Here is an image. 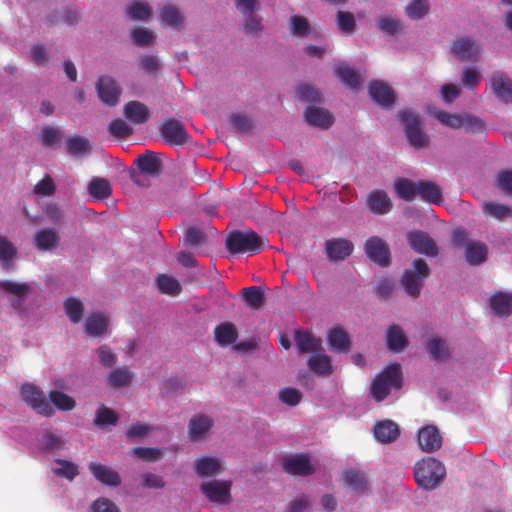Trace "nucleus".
Returning <instances> with one entry per match:
<instances>
[{
	"instance_id": "nucleus-1",
	"label": "nucleus",
	"mask_w": 512,
	"mask_h": 512,
	"mask_svg": "<svg viewBox=\"0 0 512 512\" xmlns=\"http://www.w3.org/2000/svg\"><path fill=\"white\" fill-rule=\"evenodd\" d=\"M401 387V366L398 363H390L374 378L370 393L375 401L381 402L389 396L391 389L398 390Z\"/></svg>"
},
{
	"instance_id": "nucleus-2",
	"label": "nucleus",
	"mask_w": 512,
	"mask_h": 512,
	"mask_svg": "<svg viewBox=\"0 0 512 512\" xmlns=\"http://www.w3.org/2000/svg\"><path fill=\"white\" fill-rule=\"evenodd\" d=\"M445 476L444 465L435 458L428 457L417 462L414 467V478L418 486L432 490Z\"/></svg>"
},
{
	"instance_id": "nucleus-3",
	"label": "nucleus",
	"mask_w": 512,
	"mask_h": 512,
	"mask_svg": "<svg viewBox=\"0 0 512 512\" xmlns=\"http://www.w3.org/2000/svg\"><path fill=\"white\" fill-rule=\"evenodd\" d=\"M264 247V241L253 230L233 231L226 239V248L232 254L249 253L254 255L259 253Z\"/></svg>"
},
{
	"instance_id": "nucleus-4",
	"label": "nucleus",
	"mask_w": 512,
	"mask_h": 512,
	"mask_svg": "<svg viewBox=\"0 0 512 512\" xmlns=\"http://www.w3.org/2000/svg\"><path fill=\"white\" fill-rule=\"evenodd\" d=\"M430 268L422 258H416L411 268L406 269L401 276V285L407 295L418 298L421 294L423 282L429 277Z\"/></svg>"
},
{
	"instance_id": "nucleus-5",
	"label": "nucleus",
	"mask_w": 512,
	"mask_h": 512,
	"mask_svg": "<svg viewBox=\"0 0 512 512\" xmlns=\"http://www.w3.org/2000/svg\"><path fill=\"white\" fill-rule=\"evenodd\" d=\"M452 243L457 248L465 244V259L470 265H480L487 259V245L480 241H467V232L463 228L453 231Z\"/></svg>"
},
{
	"instance_id": "nucleus-6",
	"label": "nucleus",
	"mask_w": 512,
	"mask_h": 512,
	"mask_svg": "<svg viewBox=\"0 0 512 512\" xmlns=\"http://www.w3.org/2000/svg\"><path fill=\"white\" fill-rule=\"evenodd\" d=\"M399 117L409 144L415 149L427 147L429 137L421 128L419 115L411 110H403L399 112Z\"/></svg>"
},
{
	"instance_id": "nucleus-7",
	"label": "nucleus",
	"mask_w": 512,
	"mask_h": 512,
	"mask_svg": "<svg viewBox=\"0 0 512 512\" xmlns=\"http://www.w3.org/2000/svg\"><path fill=\"white\" fill-rule=\"evenodd\" d=\"M134 164L138 167L140 173L137 172L135 169H130L129 175L132 182L138 186L143 185L140 180V174L156 177L160 174L162 170V163L158 157V154L150 150H147L145 153L140 154L134 160Z\"/></svg>"
},
{
	"instance_id": "nucleus-8",
	"label": "nucleus",
	"mask_w": 512,
	"mask_h": 512,
	"mask_svg": "<svg viewBox=\"0 0 512 512\" xmlns=\"http://www.w3.org/2000/svg\"><path fill=\"white\" fill-rule=\"evenodd\" d=\"M22 400L34 409L38 414L50 417L54 414V409L44 398L43 392L39 387L32 383H24L20 388Z\"/></svg>"
},
{
	"instance_id": "nucleus-9",
	"label": "nucleus",
	"mask_w": 512,
	"mask_h": 512,
	"mask_svg": "<svg viewBox=\"0 0 512 512\" xmlns=\"http://www.w3.org/2000/svg\"><path fill=\"white\" fill-rule=\"evenodd\" d=\"M160 133L164 141L171 146H183L190 140L183 123L175 118L165 119L160 126Z\"/></svg>"
},
{
	"instance_id": "nucleus-10",
	"label": "nucleus",
	"mask_w": 512,
	"mask_h": 512,
	"mask_svg": "<svg viewBox=\"0 0 512 512\" xmlns=\"http://www.w3.org/2000/svg\"><path fill=\"white\" fill-rule=\"evenodd\" d=\"M231 485L230 481L212 480L203 482L200 485V489L209 501L217 504H226L231 501Z\"/></svg>"
},
{
	"instance_id": "nucleus-11",
	"label": "nucleus",
	"mask_w": 512,
	"mask_h": 512,
	"mask_svg": "<svg viewBox=\"0 0 512 512\" xmlns=\"http://www.w3.org/2000/svg\"><path fill=\"white\" fill-rule=\"evenodd\" d=\"M407 242L412 250L430 257L438 255L439 250L435 241L427 232L422 230L410 231L406 235Z\"/></svg>"
},
{
	"instance_id": "nucleus-12",
	"label": "nucleus",
	"mask_w": 512,
	"mask_h": 512,
	"mask_svg": "<svg viewBox=\"0 0 512 512\" xmlns=\"http://www.w3.org/2000/svg\"><path fill=\"white\" fill-rule=\"evenodd\" d=\"M365 252L367 256L382 267L390 264V249L388 244L377 236L366 240Z\"/></svg>"
},
{
	"instance_id": "nucleus-13",
	"label": "nucleus",
	"mask_w": 512,
	"mask_h": 512,
	"mask_svg": "<svg viewBox=\"0 0 512 512\" xmlns=\"http://www.w3.org/2000/svg\"><path fill=\"white\" fill-rule=\"evenodd\" d=\"M96 89L99 98L105 104L115 106L118 103L121 88L112 77L101 76L96 83Z\"/></svg>"
},
{
	"instance_id": "nucleus-14",
	"label": "nucleus",
	"mask_w": 512,
	"mask_h": 512,
	"mask_svg": "<svg viewBox=\"0 0 512 512\" xmlns=\"http://www.w3.org/2000/svg\"><path fill=\"white\" fill-rule=\"evenodd\" d=\"M451 52L461 61H472L479 57L480 48L472 38L461 37L452 43Z\"/></svg>"
},
{
	"instance_id": "nucleus-15",
	"label": "nucleus",
	"mask_w": 512,
	"mask_h": 512,
	"mask_svg": "<svg viewBox=\"0 0 512 512\" xmlns=\"http://www.w3.org/2000/svg\"><path fill=\"white\" fill-rule=\"evenodd\" d=\"M325 253L330 261L344 260L354 249L351 241L344 238H332L325 241Z\"/></svg>"
},
{
	"instance_id": "nucleus-16",
	"label": "nucleus",
	"mask_w": 512,
	"mask_h": 512,
	"mask_svg": "<svg viewBox=\"0 0 512 512\" xmlns=\"http://www.w3.org/2000/svg\"><path fill=\"white\" fill-rule=\"evenodd\" d=\"M491 88L497 99L512 103V80L503 72H495L491 77Z\"/></svg>"
},
{
	"instance_id": "nucleus-17",
	"label": "nucleus",
	"mask_w": 512,
	"mask_h": 512,
	"mask_svg": "<svg viewBox=\"0 0 512 512\" xmlns=\"http://www.w3.org/2000/svg\"><path fill=\"white\" fill-rule=\"evenodd\" d=\"M418 444L422 451L431 453L441 448L442 437L436 427L428 425L419 430Z\"/></svg>"
},
{
	"instance_id": "nucleus-18",
	"label": "nucleus",
	"mask_w": 512,
	"mask_h": 512,
	"mask_svg": "<svg viewBox=\"0 0 512 512\" xmlns=\"http://www.w3.org/2000/svg\"><path fill=\"white\" fill-rule=\"evenodd\" d=\"M304 118L309 125L323 130L330 128L334 123V117L328 110L316 106H308Z\"/></svg>"
},
{
	"instance_id": "nucleus-19",
	"label": "nucleus",
	"mask_w": 512,
	"mask_h": 512,
	"mask_svg": "<svg viewBox=\"0 0 512 512\" xmlns=\"http://www.w3.org/2000/svg\"><path fill=\"white\" fill-rule=\"evenodd\" d=\"M283 468L290 475L307 476L314 472L309 457L304 454L292 455L285 458Z\"/></svg>"
},
{
	"instance_id": "nucleus-20",
	"label": "nucleus",
	"mask_w": 512,
	"mask_h": 512,
	"mask_svg": "<svg viewBox=\"0 0 512 512\" xmlns=\"http://www.w3.org/2000/svg\"><path fill=\"white\" fill-rule=\"evenodd\" d=\"M369 94L373 101L383 107H391L395 102V95L384 82L373 80L369 84Z\"/></svg>"
},
{
	"instance_id": "nucleus-21",
	"label": "nucleus",
	"mask_w": 512,
	"mask_h": 512,
	"mask_svg": "<svg viewBox=\"0 0 512 512\" xmlns=\"http://www.w3.org/2000/svg\"><path fill=\"white\" fill-rule=\"evenodd\" d=\"M367 205L371 212L378 215L389 213L393 208V203L384 190L376 189L369 193Z\"/></svg>"
},
{
	"instance_id": "nucleus-22",
	"label": "nucleus",
	"mask_w": 512,
	"mask_h": 512,
	"mask_svg": "<svg viewBox=\"0 0 512 512\" xmlns=\"http://www.w3.org/2000/svg\"><path fill=\"white\" fill-rule=\"evenodd\" d=\"M0 290L7 295H13L16 298L13 299V307L19 308L28 293L30 292V285L28 283H17L10 280L0 281Z\"/></svg>"
},
{
	"instance_id": "nucleus-23",
	"label": "nucleus",
	"mask_w": 512,
	"mask_h": 512,
	"mask_svg": "<svg viewBox=\"0 0 512 512\" xmlns=\"http://www.w3.org/2000/svg\"><path fill=\"white\" fill-rule=\"evenodd\" d=\"M89 470L95 479L102 484L108 486H118L121 483V478L118 472L108 466L91 462L89 464Z\"/></svg>"
},
{
	"instance_id": "nucleus-24",
	"label": "nucleus",
	"mask_w": 512,
	"mask_h": 512,
	"mask_svg": "<svg viewBox=\"0 0 512 512\" xmlns=\"http://www.w3.org/2000/svg\"><path fill=\"white\" fill-rule=\"evenodd\" d=\"M327 341L331 349L337 353H347L351 348L349 334L340 327H334L329 330Z\"/></svg>"
},
{
	"instance_id": "nucleus-25",
	"label": "nucleus",
	"mask_w": 512,
	"mask_h": 512,
	"mask_svg": "<svg viewBox=\"0 0 512 512\" xmlns=\"http://www.w3.org/2000/svg\"><path fill=\"white\" fill-rule=\"evenodd\" d=\"M375 438L381 443H391L395 441L399 435V426L392 420H383L378 422L373 429Z\"/></svg>"
},
{
	"instance_id": "nucleus-26",
	"label": "nucleus",
	"mask_w": 512,
	"mask_h": 512,
	"mask_svg": "<svg viewBox=\"0 0 512 512\" xmlns=\"http://www.w3.org/2000/svg\"><path fill=\"white\" fill-rule=\"evenodd\" d=\"M417 195L427 203L440 205L443 202L442 189L432 181H418Z\"/></svg>"
},
{
	"instance_id": "nucleus-27",
	"label": "nucleus",
	"mask_w": 512,
	"mask_h": 512,
	"mask_svg": "<svg viewBox=\"0 0 512 512\" xmlns=\"http://www.w3.org/2000/svg\"><path fill=\"white\" fill-rule=\"evenodd\" d=\"M123 114L133 124H143L150 117L148 107L139 101H130L124 105Z\"/></svg>"
},
{
	"instance_id": "nucleus-28",
	"label": "nucleus",
	"mask_w": 512,
	"mask_h": 512,
	"mask_svg": "<svg viewBox=\"0 0 512 512\" xmlns=\"http://www.w3.org/2000/svg\"><path fill=\"white\" fill-rule=\"evenodd\" d=\"M18 254L16 246L7 236L0 234V264L5 271L14 269V260Z\"/></svg>"
},
{
	"instance_id": "nucleus-29",
	"label": "nucleus",
	"mask_w": 512,
	"mask_h": 512,
	"mask_svg": "<svg viewBox=\"0 0 512 512\" xmlns=\"http://www.w3.org/2000/svg\"><path fill=\"white\" fill-rule=\"evenodd\" d=\"M386 342L388 349L395 353L403 351L409 343L404 331L397 324H393L387 329Z\"/></svg>"
},
{
	"instance_id": "nucleus-30",
	"label": "nucleus",
	"mask_w": 512,
	"mask_h": 512,
	"mask_svg": "<svg viewBox=\"0 0 512 512\" xmlns=\"http://www.w3.org/2000/svg\"><path fill=\"white\" fill-rule=\"evenodd\" d=\"M195 473L200 477H211L221 473L224 468L219 459L202 457L194 462Z\"/></svg>"
},
{
	"instance_id": "nucleus-31",
	"label": "nucleus",
	"mask_w": 512,
	"mask_h": 512,
	"mask_svg": "<svg viewBox=\"0 0 512 512\" xmlns=\"http://www.w3.org/2000/svg\"><path fill=\"white\" fill-rule=\"evenodd\" d=\"M59 241V234L51 228L41 229L34 236L35 247L40 251L56 249Z\"/></svg>"
},
{
	"instance_id": "nucleus-32",
	"label": "nucleus",
	"mask_w": 512,
	"mask_h": 512,
	"mask_svg": "<svg viewBox=\"0 0 512 512\" xmlns=\"http://www.w3.org/2000/svg\"><path fill=\"white\" fill-rule=\"evenodd\" d=\"M490 308L499 317H508L512 313V295L497 292L490 298Z\"/></svg>"
},
{
	"instance_id": "nucleus-33",
	"label": "nucleus",
	"mask_w": 512,
	"mask_h": 512,
	"mask_svg": "<svg viewBox=\"0 0 512 512\" xmlns=\"http://www.w3.org/2000/svg\"><path fill=\"white\" fill-rule=\"evenodd\" d=\"M213 426L211 417L205 414H197L190 419L189 436L192 440H197L204 436Z\"/></svg>"
},
{
	"instance_id": "nucleus-34",
	"label": "nucleus",
	"mask_w": 512,
	"mask_h": 512,
	"mask_svg": "<svg viewBox=\"0 0 512 512\" xmlns=\"http://www.w3.org/2000/svg\"><path fill=\"white\" fill-rule=\"evenodd\" d=\"M214 335L216 342L220 346L226 347L233 344L237 340L238 331L232 322L226 321L215 327Z\"/></svg>"
},
{
	"instance_id": "nucleus-35",
	"label": "nucleus",
	"mask_w": 512,
	"mask_h": 512,
	"mask_svg": "<svg viewBox=\"0 0 512 512\" xmlns=\"http://www.w3.org/2000/svg\"><path fill=\"white\" fill-rule=\"evenodd\" d=\"M334 72L335 75L350 89H358L361 84L360 74L346 63L337 65Z\"/></svg>"
},
{
	"instance_id": "nucleus-36",
	"label": "nucleus",
	"mask_w": 512,
	"mask_h": 512,
	"mask_svg": "<svg viewBox=\"0 0 512 512\" xmlns=\"http://www.w3.org/2000/svg\"><path fill=\"white\" fill-rule=\"evenodd\" d=\"M160 18L165 26L176 29H181L185 21V17L179 8L172 4L163 6L160 11Z\"/></svg>"
},
{
	"instance_id": "nucleus-37",
	"label": "nucleus",
	"mask_w": 512,
	"mask_h": 512,
	"mask_svg": "<svg viewBox=\"0 0 512 512\" xmlns=\"http://www.w3.org/2000/svg\"><path fill=\"white\" fill-rule=\"evenodd\" d=\"M309 369L321 376H330L333 373L331 359L325 354H316L308 360Z\"/></svg>"
},
{
	"instance_id": "nucleus-38",
	"label": "nucleus",
	"mask_w": 512,
	"mask_h": 512,
	"mask_svg": "<svg viewBox=\"0 0 512 512\" xmlns=\"http://www.w3.org/2000/svg\"><path fill=\"white\" fill-rule=\"evenodd\" d=\"M394 190L399 198L411 202L417 195L418 182L414 183L407 178H398L394 182Z\"/></svg>"
},
{
	"instance_id": "nucleus-39",
	"label": "nucleus",
	"mask_w": 512,
	"mask_h": 512,
	"mask_svg": "<svg viewBox=\"0 0 512 512\" xmlns=\"http://www.w3.org/2000/svg\"><path fill=\"white\" fill-rule=\"evenodd\" d=\"M89 194L96 200H103L111 196L110 182L101 177H93L88 185Z\"/></svg>"
},
{
	"instance_id": "nucleus-40",
	"label": "nucleus",
	"mask_w": 512,
	"mask_h": 512,
	"mask_svg": "<svg viewBox=\"0 0 512 512\" xmlns=\"http://www.w3.org/2000/svg\"><path fill=\"white\" fill-rule=\"evenodd\" d=\"M156 285L161 293L169 296H178L182 292L179 281L170 275L159 274L156 277Z\"/></svg>"
},
{
	"instance_id": "nucleus-41",
	"label": "nucleus",
	"mask_w": 512,
	"mask_h": 512,
	"mask_svg": "<svg viewBox=\"0 0 512 512\" xmlns=\"http://www.w3.org/2000/svg\"><path fill=\"white\" fill-rule=\"evenodd\" d=\"M245 303L252 309H260L265 302L264 290L260 286H250L241 290Z\"/></svg>"
},
{
	"instance_id": "nucleus-42",
	"label": "nucleus",
	"mask_w": 512,
	"mask_h": 512,
	"mask_svg": "<svg viewBox=\"0 0 512 512\" xmlns=\"http://www.w3.org/2000/svg\"><path fill=\"white\" fill-rule=\"evenodd\" d=\"M295 342L300 353L315 352L321 347L319 339L303 331H296Z\"/></svg>"
},
{
	"instance_id": "nucleus-43",
	"label": "nucleus",
	"mask_w": 512,
	"mask_h": 512,
	"mask_svg": "<svg viewBox=\"0 0 512 512\" xmlns=\"http://www.w3.org/2000/svg\"><path fill=\"white\" fill-rule=\"evenodd\" d=\"M134 374L127 367H117L110 372L108 376V384L114 388H122L129 386L133 380Z\"/></svg>"
},
{
	"instance_id": "nucleus-44",
	"label": "nucleus",
	"mask_w": 512,
	"mask_h": 512,
	"mask_svg": "<svg viewBox=\"0 0 512 512\" xmlns=\"http://www.w3.org/2000/svg\"><path fill=\"white\" fill-rule=\"evenodd\" d=\"M107 326L108 319L106 316L93 313L86 320L85 330L91 336H100L106 331Z\"/></svg>"
},
{
	"instance_id": "nucleus-45",
	"label": "nucleus",
	"mask_w": 512,
	"mask_h": 512,
	"mask_svg": "<svg viewBox=\"0 0 512 512\" xmlns=\"http://www.w3.org/2000/svg\"><path fill=\"white\" fill-rule=\"evenodd\" d=\"M64 309L67 317L72 323L77 324L81 321L84 312V306L79 299L74 297L67 298L64 301Z\"/></svg>"
},
{
	"instance_id": "nucleus-46",
	"label": "nucleus",
	"mask_w": 512,
	"mask_h": 512,
	"mask_svg": "<svg viewBox=\"0 0 512 512\" xmlns=\"http://www.w3.org/2000/svg\"><path fill=\"white\" fill-rule=\"evenodd\" d=\"M67 152L72 156H79L91 151L88 139L82 136H73L67 140Z\"/></svg>"
},
{
	"instance_id": "nucleus-47",
	"label": "nucleus",
	"mask_w": 512,
	"mask_h": 512,
	"mask_svg": "<svg viewBox=\"0 0 512 512\" xmlns=\"http://www.w3.org/2000/svg\"><path fill=\"white\" fill-rule=\"evenodd\" d=\"M118 422V415L112 409L102 406L97 409L94 424L99 428L116 425Z\"/></svg>"
},
{
	"instance_id": "nucleus-48",
	"label": "nucleus",
	"mask_w": 512,
	"mask_h": 512,
	"mask_svg": "<svg viewBox=\"0 0 512 512\" xmlns=\"http://www.w3.org/2000/svg\"><path fill=\"white\" fill-rule=\"evenodd\" d=\"M343 480L345 485L358 492H363L367 487L366 477L360 471L349 470L345 472Z\"/></svg>"
},
{
	"instance_id": "nucleus-49",
	"label": "nucleus",
	"mask_w": 512,
	"mask_h": 512,
	"mask_svg": "<svg viewBox=\"0 0 512 512\" xmlns=\"http://www.w3.org/2000/svg\"><path fill=\"white\" fill-rule=\"evenodd\" d=\"M131 38L134 45L138 47H148L155 42V35L152 31L144 27H136L131 31Z\"/></svg>"
},
{
	"instance_id": "nucleus-50",
	"label": "nucleus",
	"mask_w": 512,
	"mask_h": 512,
	"mask_svg": "<svg viewBox=\"0 0 512 512\" xmlns=\"http://www.w3.org/2000/svg\"><path fill=\"white\" fill-rule=\"evenodd\" d=\"M49 399L61 411H70L76 405L72 397L58 390H52L49 393Z\"/></svg>"
},
{
	"instance_id": "nucleus-51",
	"label": "nucleus",
	"mask_w": 512,
	"mask_h": 512,
	"mask_svg": "<svg viewBox=\"0 0 512 512\" xmlns=\"http://www.w3.org/2000/svg\"><path fill=\"white\" fill-rule=\"evenodd\" d=\"M298 98L307 103H319L321 101V93L314 86L302 83L297 87Z\"/></svg>"
},
{
	"instance_id": "nucleus-52",
	"label": "nucleus",
	"mask_w": 512,
	"mask_h": 512,
	"mask_svg": "<svg viewBox=\"0 0 512 512\" xmlns=\"http://www.w3.org/2000/svg\"><path fill=\"white\" fill-rule=\"evenodd\" d=\"M426 350L434 360H442L448 356L445 342L439 338H432L427 342Z\"/></svg>"
},
{
	"instance_id": "nucleus-53",
	"label": "nucleus",
	"mask_w": 512,
	"mask_h": 512,
	"mask_svg": "<svg viewBox=\"0 0 512 512\" xmlns=\"http://www.w3.org/2000/svg\"><path fill=\"white\" fill-rule=\"evenodd\" d=\"M109 133L117 138H127L133 134V129L122 119H113L108 126Z\"/></svg>"
},
{
	"instance_id": "nucleus-54",
	"label": "nucleus",
	"mask_w": 512,
	"mask_h": 512,
	"mask_svg": "<svg viewBox=\"0 0 512 512\" xmlns=\"http://www.w3.org/2000/svg\"><path fill=\"white\" fill-rule=\"evenodd\" d=\"M292 34L299 37H306L310 34L311 27L308 20L300 15H294L290 18Z\"/></svg>"
},
{
	"instance_id": "nucleus-55",
	"label": "nucleus",
	"mask_w": 512,
	"mask_h": 512,
	"mask_svg": "<svg viewBox=\"0 0 512 512\" xmlns=\"http://www.w3.org/2000/svg\"><path fill=\"white\" fill-rule=\"evenodd\" d=\"M278 397L282 403L294 407L300 403L302 393L296 388L284 387L279 390Z\"/></svg>"
},
{
	"instance_id": "nucleus-56",
	"label": "nucleus",
	"mask_w": 512,
	"mask_h": 512,
	"mask_svg": "<svg viewBox=\"0 0 512 512\" xmlns=\"http://www.w3.org/2000/svg\"><path fill=\"white\" fill-rule=\"evenodd\" d=\"M337 24L341 32L351 35L355 31L356 21L351 12L339 11L337 13Z\"/></svg>"
},
{
	"instance_id": "nucleus-57",
	"label": "nucleus",
	"mask_w": 512,
	"mask_h": 512,
	"mask_svg": "<svg viewBox=\"0 0 512 512\" xmlns=\"http://www.w3.org/2000/svg\"><path fill=\"white\" fill-rule=\"evenodd\" d=\"M429 10L427 0H413L406 7V14L409 18L418 20L423 18Z\"/></svg>"
},
{
	"instance_id": "nucleus-58",
	"label": "nucleus",
	"mask_w": 512,
	"mask_h": 512,
	"mask_svg": "<svg viewBox=\"0 0 512 512\" xmlns=\"http://www.w3.org/2000/svg\"><path fill=\"white\" fill-rule=\"evenodd\" d=\"M128 15L134 20H147L151 16V7L143 2H133L127 10Z\"/></svg>"
},
{
	"instance_id": "nucleus-59",
	"label": "nucleus",
	"mask_w": 512,
	"mask_h": 512,
	"mask_svg": "<svg viewBox=\"0 0 512 512\" xmlns=\"http://www.w3.org/2000/svg\"><path fill=\"white\" fill-rule=\"evenodd\" d=\"M434 115L445 126H448L453 129L462 128L461 114H453L442 110H437L434 112Z\"/></svg>"
},
{
	"instance_id": "nucleus-60",
	"label": "nucleus",
	"mask_w": 512,
	"mask_h": 512,
	"mask_svg": "<svg viewBox=\"0 0 512 512\" xmlns=\"http://www.w3.org/2000/svg\"><path fill=\"white\" fill-rule=\"evenodd\" d=\"M132 453L135 457L148 462L158 461L162 457V452L159 448L135 447Z\"/></svg>"
},
{
	"instance_id": "nucleus-61",
	"label": "nucleus",
	"mask_w": 512,
	"mask_h": 512,
	"mask_svg": "<svg viewBox=\"0 0 512 512\" xmlns=\"http://www.w3.org/2000/svg\"><path fill=\"white\" fill-rule=\"evenodd\" d=\"M56 462L60 465V467L54 471L56 475L68 480H73L78 475V466L73 462L61 459L56 460Z\"/></svg>"
},
{
	"instance_id": "nucleus-62",
	"label": "nucleus",
	"mask_w": 512,
	"mask_h": 512,
	"mask_svg": "<svg viewBox=\"0 0 512 512\" xmlns=\"http://www.w3.org/2000/svg\"><path fill=\"white\" fill-rule=\"evenodd\" d=\"M207 240V236L201 228L189 227L185 233V242L190 246L196 247Z\"/></svg>"
},
{
	"instance_id": "nucleus-63",
	"label": "nucleus",
	"mask_w": 512,
	"mask_h": 512,
	"mask_svg": "<svg viewBox=\"0 0 512 512\" xmlns=\"http://www.w3.org/2000/svg\"><path fill=\"white\" fill-rule=\"evenodd\" d=\"M484 212L497 219H504L512 215V209L510 207L495 203H485Z\"/></svg>"
},
{
	"instance_id": "nucleus-64",
	"label": "nucleus",
	"mask_w": 512,
	"mask_h": 512,
	"mask_svg": "<svg viewBox=\"0 0 512 512\" xmlns=\"http://www.w3.org/2000/svg\"><path fill=\"white\" fill-rule=\"evenodd\" d=\"M91 509L93 512H121L114 502L105 497L95 500Z\"/></svg>"
}]
</instances>
